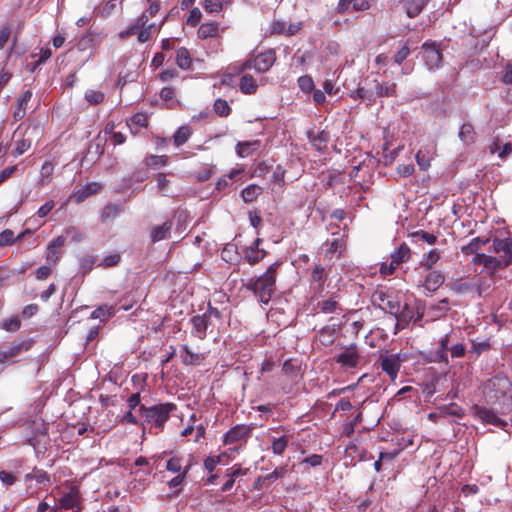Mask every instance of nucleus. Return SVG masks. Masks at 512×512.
<instances>
[{"instance_id":"obj_4","label":"nucleus","mask_w":512,"mask_h":512,"mask_svg":"<svg viewBox=\"0 0 512 512\" xmlns=\"http://www.w3.org/2000/svg\"><path fill=\"white\" fill-rule=\"evenodd\" d=\"M275 61L276 52L273 49H268L259 54L252 53L250 57L241 64L240 71L243 72L247 69H254L258 73H265L269 71Z\"/></svg>"},{"instance_id":"obj_18","label":"nucleus","mask_w":512,"mask_h":512,"mask_svg":"<svg viewBox=\"0 0 512 512\" xmlns=\"http://www.w3.org/2000/svg\"><path fill=\"white\" fill-rule=\"evenodd\" d=\"M376 97H393L396 96V84L391 82L372 81Z\"/></svg>"},{"instance_id":"obj_50","label":"nucleus","mask_w":512,"mask_h":512,"mask_svg":"<svg viewBox=\"0 0 512 512\" xmlns=\"http://www.w3.org/2000/svg\"><path fill=\"white\" fill-rule=\"evenodd\" d=\"M410 237L416 240H422L430 245L437 242V237L425 230H418L410 234Z\"/></svg>"},{"instance_id":"obj_55","label":"nucleus","mask_w":512,"mask_h":512,"mask_svg":"<svg viewBox=\"0 0 512 512\" xmlns=\"http://www.w3.org/2000/svg\"><path fill=\"white\" fill-rule=\"evenodd\" d=\"M362 422V413L359 412L350 422L343 426V433L350 437L355 432V427Z\"/></svg>"},{"instance_id":"obj_28","label":"nucleus","mask_w":512,"mask_h":512,"mask_svg":"<svg viewBox=\"0 0 512 512\" xmlns=\"http://www.w3.org/2000/svg\"><path fill=\"white\" fill-rule=\"evenodd\" d=\"M258 84L250 74H244L240 78L239 89L243 94L252 95L257 92Z\"/></svg>"},{"instance_id":"obj_43","label":"nucleus","mask_w":512,"mask_h":512,"mask_svg":"<svg viewBox=\"0 0 512 512\" xmlns=\"http://www.w3.org/2000/svg\"><path fill=\"white\" fill-rule=\"evenodd\" d=\"M335 328L332 326H324L319 331L320 341L323 345L329 346L334 342Z\"/></svg>"},{"instance_id":"obj_38","label":"nucleus","mask_w":512,"mask_h":512,"mask_svg":"<svg viewBox=\"0 0 512 512\" xmlns=\"http://www.w3.org/2000/svg\"><path fill=\"white\" fill-rule=\"evenodd\" d=\"M191 134H192V131L189 126L179 127L173 136V141H174L175 146L179 147V146L183 145L184 143H186L188 141L189 137L191 136Z\"/></svg>"},{"instance_id":"obj_42","label":"nucleus","mask_w":512,"mask_h":512,"mask_svg":"<svg viewBox=\"0 0 512 512\" xmlns=\"http://www.w3.org/2000/svg\"><path fill=\"white\" fill-rule=\"evenodd\" d=\"M483 258L486 259V261H487V265L485 266V268L488 270H491V271L503 269L510 265V261H506V260L502 259L501 257L497 258V257L489 256V257H483Z\"/></svg>"},{"instance_id":"obj_3","label":"nucleus","mask_w":512,"mask_h":512,"mask_svg":"<svg viewBox=\"0 0 512 512\" xmlns=\"http://www.w3.org/2000/svg\"><path fill=\"white\" fill-rule=\"evenodd\" d=\"M490 398L495 400H503V409L512 410V382L508 377L498 374L491 378L487 384Z\"/></svg>"},{"instance_id":"obj_11","label":"nucleus","mask_w":512,"mask_h":512,"mask_svg":"<svg viewBox=\"0 0 512 512\" xmlns=\"http://www.w3.org/2000/svg\"><path fill=\"white\" fill-rule=\"evenodd\" d=\"M252 431L253 426L251 425H236L224 434L223 442L225 445H227L239 442L241 440H246L251 435Z\"/></svg>"},{"instance_id":"obj_58","label":"nucleus","mask_w":512,"mask_h":512,"mask_svg":"<svg viewBox=\"0 0 512 512\" xmlns=\"http://www.w3.org/2000/svg\"><path fill=\"white\" fill-rule=\"evenodd\" d=\"M282 371L289 377H295L298 374L299 367L292 359H288L283 363Z\"/></svg>"},{"instance_id":"obj_25","label":"nucleus","mask_w":512,"mask_h":512,"mask_svg":"<svg viewBox=\"0 0 512 512\" xmlns=\"http://www.w3.org/2000/svg\"><path fill=\"white\" fill-rule=\"evenodd\" d=\"M244 257L250 265H255L265 258L267 252L264 249H255L252 246H247L243 249Z\"/></svg>"},{"instance_id":"obj_48","label":"nucleus","mask_w":512,"mask_h":512,"mask_svg":"<svg viewBox=\"0 0 512 512\" xmlns=\"http://www.w3.org/2000/svg\"><path fill=\"white\" fill-rule=\"evenodd\" d=\"M441 413L444 415H450L456 418H462L464 416L463 409L458 406L456 403H450L448 405H444L440 408Z\"/></svg>"},{"instance_id":"obj_16","label":"nucleus","mask_w":512,"mask_h":512,"mask_svg":"<svg viewBox=\"0 0 512 512\" xmlns=\"http://www.w3.org/2000/svg\"><path fill=\"white\" fill-rule=\"evenodd\" d=\"M32 98V91L26 90L22 93V95L18 98L15 110L13 112V118L15 121H20L24 118L27 110L28 102Z\"/></svg>"},{"instance_id":"obj_24","label":"nucleus","mask_w":512,"mask_h":512,"mask_svg":"<svg viewBox=\"0 0 512 512\" xmlns=\"http://www.w3.org/2000/svg\"><path fill=\"white\" fill-rule=\"evenodd\" d=\"M181 358L182 362L185 365H198L202 360H204V355L199 353H194L188 345L181 346Z\"/></svg>"},{"instance_id":"obj_33","label":"nucleus","mask_w":512,"mask_h":512,"mask_svg":"<svg viewBox=\"0 0 512 512\" xmlns=\"http://www.w3.org/2000/svg\"><path fill=\"white\" fill-rule=\"evenodd\" d=\"M116 313L114 306L109 305H101L97 307L92 313L91 318L93 319H99L100 321L104 322L113 317Z\"/></svg>"},{"instance_id":"obj_62","label":"nucleus","mask_w":512,"mask_h":512,"mask_svg":"<svg viewBox=\"0 0 512 512\" xmlns=\"http://www.w3.org/2000/svg\"><path fill=\"white\" fill-rule=\"evenodd\" d=\"M121 260V255L119 253L110 254L102 260V262L99 264V266H102L104 268H110L115 267L119 264Z\"/></svg>"},{"instance_id":"obj_54","label":"nucleus","mask_w":512,"mask_h":512,"mask_svg":"<svg viewBox=\"0 0 512 512\" xmlns=\"http://www.w3.org/2000/svg\"><path fill=\"white\" fill-rule=\"evenodd\" d=\"M474 127L469 123H464L460 127L459 137L462 141L469 143L473 141Z\"/></svg>"},{"instance_id":"obj_31","label":"nucleus","mask_w":512,"mask_h":512,"mask_svg":"<svg viewBox=\"0 0 512 512\" xmlns=\"http://www.w3.org/2000/svg\"><path fill=\"white\" fill-rule=\"evenodd\" d=\"M308 138L313 146H315L318 150H322L326 147V144L330 139V135L328 132L322 130L317 133L309 132Z\"/></svg>"},{"instance_id":"obj_2","label":"nucleus","mask_w":512,"mask_h":512,"mask_svg":"<svg viewBox=\"0 0 512 512\" xmlns=\"http://www.w3.org/2000/svg\"><path fill=\"white\" fill-rule=\"evenodd\" d=\"M177 409V406L173 403H160L150 407L140 405L139 413L144 421L151 426V429H155V434L162 432L165 423L170 418V414Z\"/></svg>"},{"instance_id":"obj_21","label":"nucleus","mask_w":512,"mask_h":512,"mask_svg":"<svg viewBox=\"0 0 512 512\" xmlns=\"http://www.w3.org/2000/svg\"><path fill=\"white\" fill-rule=\"evenodd\" d=\"M317 308L325 314H332V313H341L343 309L341 308L340 304L336 300L335 295H332L329 299L319 301L317 303Z\"/></svg>"},{"instance_id":"obj_59","label":"nucleus","mask_w":512,"mask_h":512,"mask_svg":"<svg viewBox=\"0 0 512 512\" xmlns=\"http://www.w3.org/2000/svg\"><path fill=\"white\" fill-rule=\"evenodd\" d=\"M203 7L208 13H218L222 10V0H205Z\"/></svg>"},{"instance_id":"obj_57","label":"nucleus","mask_w":512,"mask_h":512,"mask_svg":"<svg viewBox=\"0 0 512 512\" xmlns=\"http://www.w3.org/2000/svg\"><path fill=\"white\" fill-rule=\"evenodd\" d=\"M85 99L93 105H97L103 102L104 94L101 91L87 90L85 92Z\"/></svg>"},{"instance_id":"obj_5","label":"nucleus","mask_w":512,"mask_h":512,"mask_svg":"<svg viewBox=\"0 0 512 512\" xmlns=\"http://www.w3.org/2000/svg\"><path fill=\"white\" fill-rule=\"evenodd\" d=\"M372 303L374 306H378L386 313L394 316L400 309V302L396 297H393L382 290H377L372 295Z\"/></svg>"},{"instance_id":"obj_19","label":"nucleus","mask_w":512,"mask_h":512,"mask_svg":"<svg viewBox=\"0 0 512 512\" xmlns=\"http://www.w3.org/2000/svg\"><path fill=\"white\" fill-rule=\"evenodd\" d=\"M260 140L242 141L236 145V153L241 158H246L252 155L259 147Z\"/></svg>"},{"instance_id":"obj_61","label":"nucleus","mask_w":512,"mask_h":512,"mask_svg":"<svg viewBox=\"0 0 512 512\" xmlns=\"http://www.w3.org/2000/svg\"><path fill=\"white\" fill-rule=\"evenodd\" d=\"M202 17V13L199 8L194 7L190 10V13L187 17L186 24L191 27H195L199 24Z\"/></svg>"},{"instance_id":"obj_7","label":"nucleus","mask_w":512,"mask_h":512,"mask_svg":"<svg viewBox=\"0 0 512 512\" xmlns=\"http://www.w3.org/2000/svg\"><path fill=\"white\" fill-rule=\"evenodd\" d=\"M380 367L392 381H394L401 367V358L399 354L382 353L379 356Z\"/></svg>"},{"instance_id":"obj_10","label":"nucleus","mask_w":512,"mask_h":512,"mask_svg":"<svg viewBox=\"0 0 512 512\" xmlns=\"http://www.w3.org/2000/svg\"><path fill=\"white\" fill-rule=\"evenodd\" d=\"M473 412L474 415L484 423L491 424L499 428H504L507 425V422L501 419L491 408L475 405L473 407Z\"/></svg>"},{"instance_id":"obj_27","label":"nucleus","mask_w":512,"mask_h":512,"mask_svg":"<svg viewBox=\"0 0 512 512\" xmlns=\"http://www.w3.org/2000/svg\"><path fill=\"white\" fill-rule=\"evenodd\" d=\"M65 238L63 236H59L53 239L48 247H47V255L46 259L48 262L56 263L59 259L58 249L64 245Z\"/></svg>"},{"instance_id":"obj_35","label":"nucleus","mask_w":512,"mask_h":512,"mask_svg":"<svg viewBox=\"0 0 512 512\" xmlns=\"http://www.w3.org/2000/svg\"><path fill=\"white\" fill-rule=\"evenodd\" d=\"M176 64L180 69L187 70L192 64L190 53L187 48L181 47L176 52Z\"/></svg>"},{"instance_id":"obj_39","label":"nucleus","mask_w":512,"mask_h":512,"mask_svg":"<svg viewBox=\"0 0 512 512\" xmlns=\"http://www.w3.org/2000/svg\"><path fill=\"white\" fill-rule=\"evenodd\" d=\"M60 507L65 510L78 506V495L75 492L65 493L59 500Z\"/></svg>"},{"instance_id":"obj_49","label":"nucleus","mask_w":512,"mask_h":512,"mask_svg":"<svg viewBox=\"0 0 512 512\" xmlns=\"http://www.w3.org/2000/svg\"><path fill=\"white\" fill-rule=\"evenodd\" d=\"M327 276L325 274V268L321 264L315 265L311 272L310 283H325Z\"/></svg>"},{"instance_id":"obj_20","label":"nucleus","mask_w":512,"mask_h":512,"mask_svg":"<svg viewBox=\"0 0 512 512\" xmlns=\"http://www.w3.org/2000/svg\"><path fill=\"white\" fill-rule=\"evenodd\" d=\"M172 221L167 220L162 225L155 226L151 229L150 237L152 242H159L161 240H164L168 237L170 234V231L172 229Z\"/></svg>"},{"instance_id":"obj_56","label":"nucleus","mask_w":512,"mask_h":512,"mask_svg":"<svg viewBox=\"0 0 512 512\" xmlns=\"http://www.w3.org/2000/svg\"><path fill=\"white\" fill-rule=\"evenodd\" d=\"M53 171H54L53 164L49 161L44 162V164L41 167V171H40L41 181L43 184H47L50 182Z\"/></svg>"},{"instance_id":"obj_51","label":"nucleus","mask_w":512,"mask_h":512,"mask_svg":"<svg viewBox=\"0 0 512 512\" xmlns=\"http://www.w3.org/2000/svg\"><path fill=\"white\" fill-rule=\"evenodd\" d=\"M300 90L304 93H311L314 90V81L310 75L300 76L297 80Z\"/></svg>"},{"instance_id":"obj_12","label":"nucleus","mask_w":512,"mask_h":512,"mask_svg":"<svg viewBox=\"0 0 512 512\" xmlns=\"http://www.w3.org/2000/svg\"><path fill=\"white\" fill-rule=\"evenodd\" d=\"M191 323L193 325L192 334L203 340L206 337L207 329L211 324V316L209 313L195 315L191 318Z\"/></svg>"},{"instance_id":"obj_45","label":"nucleus","mask_w":512,"mask_h":512,"mask_svg":"<svg viewBox=\"0 0 512 512\" xmlns=\"http://www.w3.org/2000/svg\"><path fill=\"white\" fill-rule=\"evenodd\" d=\"M100 186L97 183H90L84 188L80 189L76 193V198L78 202L84 201L87 197L92 194H95L99 191Z\"/></svg>"},{"instance_id":"obj_8","label":"nucleus","mask_w":512,"mask_h":512,"mask_svg":"<svg viewBox=\"0 0 512 512\" xmlns=\"http://www.w3.org/2000/svg\"><path fill=\"white\" fill-rule=\"evenodd\" d=\"M33 345L32 340H24V341H13L9 345H3L0 348V363L4 361L14 358L20 355L22 352H26L31 349Z\"/></svg>"},{"instance_id":"obj_64","label":"nucleus","mask_w":512,"mask_h":512,"mask_svg":"<svg viewBox=\"0 0 512 512\" xmlns=\"http://www.w3.org/2000/svg\"><path fill=\"white\" fill-rule=\"evenodd\" d=\"M155 179L157 181V188L160 192L163 193V195H169L168 192H167V187H168V184H169V180L167 179L166 177V174L164 173H158L156 176H155Z\"/></svg>"},{"instance_id":"obj_15","label":"nucleus","mask_w":512,"mask_h":512,"mask_svg":"<svg viewBox=\"0 0 512 512\" xmlns=\"http://www.w3.org/2000/svg\"><path fill=\"white\" fill-rule=\"evenodd\" d=\"M102 39L103 38L99 33L89 30L78 40L76 47L80 51H85L98 45L102 41Z\"/></svg>"},{"instance_id":"obj_52","label":"nucleus","mask_w":512,"mask_h":512,"mask_svg":"<svg viewBox=\"0 0 512 512\" xmlns=\"http://www.w3.org/2000/svg\"><path fill=\"white\" fill-rule=\"evenodd\" d=\"M471 344H472V347H471L470 353L475 354L476 356H479L480 354L488 351L491 348V344L488 340H483V341L472 340Z\"/></svg>"},{"instance_id":"obj_63","label":"nucleus","mask_w":512,"mask_h":512,"mask_svg":"<svg viewBox=\"0 0 512 512\" xmlns=\"http://www.w3.org/2000/svg\"><path fill=\"white\" fill-rule=\"evenodd\" d=\"M182 459L179 457H172L166 463V469L173 473L180 474L182 471Z\"/></svg>"},{"instance_id":"obj_47","label":"nucleus","mask_w":512,"mask_h":512,"mask_svg":"<svg viewBox=\"0 0 512 512\" xmlns=\"http://www.w3.org/2000/svg\"><path fill=\"white\" fill-rule=\"evenodd\" d=\"M289 439L287 436L274 438L271 449L275 455H282L288 446Z\"/></svg>"},{"instance_id":"obj_30","label":"nucleus","mask_w":512,"mask_h":512,"mask_svg":"<svg viewBox=\"0 0 512 512\" xmlns=\"http://www.w3.org/2000/svg\"><path fill=\"white\" fill-rule=\"evenodd\" d=\"M440 252L437 249H432L424 254L419 265L426 271L432 270L433 266L439 261Z\"/></svg>"},{"instance_id":"obj_60","label":"nucleus","mask_w":512,"mask_h":512,"mask_svg":"<svg viewBox=\"0 0 512 512\" xmlns=\"http://www.w3.org/2000/svg\"><path fill=\"white\" fill-rule=\"evenodd\" d=\"M15 242H17V239H15L14 232L12 230L5 229L0 233V247L12 245Z\"/></svg>"},{"instance_id":"obj_26","label":"nucleus","mask_w":512,"mask_h":512,"mask_svg":"<svg viewBox=\"0 0 512 512\" xmlns=\"http://www.w3.org/2000/svg\"><path fill=\"white\" fill-rule=\"evenodd\" d=\"M198 38L208 39L219 35V23L207 22L200 25L197 31Z\"/></svg>"},{"instance_id":"obj_17","label":"nucleus","mask_w":512,"mask_h":512,"mask_svg":"<svg viewBox=\"0 0 512 512\" xmlns=\"http://www.w3.org/2000/svg\"><path fill=\"white\" fill-rule=\"evenodd\" d=\"M445 281L444 275L436 270H430L424 280V287L430 292L436 291Z\"/></svg>"},{"instance_id":"obj_36","label":"nucleus","mask_w":512,"mask_h":512,"mask_svg":"<svg viewBox=\"0 0 512 512\" xmlns=\"http://www.w3.org/2000/svg\"><path fill=\"white\" fill-rule=\"evenodd\" d=\"M261 192V187L256 184H250L242 190L241 196L245 203H251L257 199Z\"/></svg>"},{"instance_id":"obj_6","label":"nucleus","mask_w":512,"mask_h":512,"mask_svg":"<svg viewBox=\"0 0 512 512\" xmlns=\"http://www.w3.org/2000/svg\"><path fill=\"white\" fill-rule=\"evenodd\" d=\"M422 58L429 69L439 68L442 54L436 42L426 41L422 44Z\"/></svg>"},{"instance_id":"obj_40","label":"nucleus","mask_w":512,"mask_h":512,"mask_svg":"<svg viewBox=\"0 0 512 512\" xmlns=\"http://www.w3.org/2000/svg\"><path fill=\"white\" fill-rule=\"evenodd\" d=\"M358 97L369 106L375 104L377 97L373 85L369 88L359 86Z\"/></svg>"},{"instance_id":"obj_14","label":"nucleus","mask_w":512,"mask_h":512,"mask_svg":"<svg viewBox=\"0 0 512 512\" xmlns=\"http://www.w3.org/2000/svg\"><path fill=\"white\" fill-rule=\"evenodd\" d=\"M493 250L499 254L500 257L506 261H510L512 264V238L507 237L504 239L494 238L493 239Z\"/></svg>"},{"instance_id":"obj_29","label":"nucleus","mask_w":512,"mask_h":512,"mask_svg":"<svg viewBox=\"0 0 512 512\" xmlns=\"http://www.w3.org/2000/svg\"><path fill=\"white\" fill-rule=\"evenodd\" d=\"M132 133H137L138 128H144L148 126V116L146 113L138 112L135 113L127 122Z\"/></svg>"},{"instance_id":"obj_13","label":"nucleus","mask_w":512,"mask_h":512,"mask_svg":"<svg viewBox=\"0 0 512 512\" xmlns=\"http://www.w3.org/2000/svg\"><path fill=\"white\" fill-rule=\"evenodd\" d=\"M454 333L451 331L447 334H445L439 341V347L434 353V358L432 359L433 362L436 363H445L448 364V351H450L449 344L451 342V339L453 338Z\"/></svg>"},{"instance_id":"obj_44","label":"nucleus","mask_w":512,"mask_h":512,"mask_svg":"<svg viewBox=\"0 0 512 512\" xmlns=\"http://www.w3.org/2000/svg\"><path fill=\"white\" fill-rule=\"evenodd\" d=\"M213 108L215 113L220 117H227L231 113V107L228 102L222 98L215 100Z\"/></svg>"},{"instance_id":"obj_46","label":"nucleus","mask_w":512,"mask_h":512,"mask_svg":"<svg viewBox=\"0 0 512 512\" xmlns=\"http://www.w3.org/2000/svg\"><path fill=\"white\" fill-rule=\"evenodd\" d=\"M146 165L157 169L166 166L168 163V156L166 155H150L145 159Z\"/></svg>"},{"instance_id":"obj_53","label":"nucleus","mask_w":512,"mask_h":512,"mask_svg":"<svg viewBox=\"0 0 512 512\" xmlns=\"http://www.w3.org/2000/svg\"><path fill=\"white\" fill-rule=\"evenodd\" d=\"M35 479L39 484H45L50 481L48 473L44 470H34L32 473H28L25 476V480L29 481Z\"/></svg>"},{"instance_id":"obj_1","label":"nucleus","mask_w":512,"mask_h":512,"mask_svg":"<svg viewBox=\"0 0 512 512\" xmlns=\"http://www.w3.org/2000/svg\"><path fill=\"white\" fill-rule=\"evenodd\" d=\"M281 264V261L274 262L264 273L252 277L244 284V287L251 291L262 304L267 305L276 291L277 271Z\"/></svg>"},{"instance_id":"obj_41","label":"nucleus","mask_w":512,"mask_h":512,"mask_svg":"<svg viewBox=\"0 0 512 512\" xmlns=\"http://www.w3.org/2000/svg\"><path fill=\"white\" fill-rule=\"evenodd\" d=\"M104 153V145L101 141L96 140L93 143H91L87 149V153L84 157V159L88 160V156L92 155L91 159L92 161L97 160L100 158V156Z\"/></svg>"},{"instance_id":"obj_23","label":"nucleus","mask_w":512,"mask_h":512,"mask_svg":"<svg viewBox=\"0 0 512 512\" xmlns=\"http://www.w3.org/2000/svg\"><path fill=\"white\" fill-rule=\"evenodd\" d=\"M411 258V249L406 243H402L392 254L391 262L399 266Z\"/></svg>"},{"instance_id":"obj_9","label":"nucleus","mask_w":512,"mask_h":512,"mask_svg":"<svg viewBox=\"0 0 512 512\" xmlns=\"http://www.w3.org/2000/svg\"><path fill=\"white\" fill-rule=\"evenodd\" d=\"M360 354L355 343L350 344L348 347L334 357V361L345 368H356L360 361Z\"/></svg>"},{"instance_id":"obj_34","label":"nucleus","mask_w":512,"mask_h":512,"mask_svg":"<svg viewBox=\"0 0 512 512\" xmlns=\"http://www.w3.org/2000/svg\"><path fill=\"white\" fill-rule=\"evenodd\" d=\"M488 241V239L480 237L473 238L468 244L461 247V252L466 256L476 254Z\"/></svg>"},{"instance_id":"obj_22","label":"nucleus","mask_w":512,"mask_h":512,"mask_svg":"<svg viewBox=\"0 0 512 512\" xmlns=\"http://www.w3.org/2000/svg\"><path fill=\"white\" fill-rule=\"evenodd\" d=\"M430 0H402L407 15L410 18L418 16Z\"/></svg>"},{"instance_id":"obj_32","label":"nucleus","mask_w":512,"mask_h":512,"mask_svg":"<svg viewBox=\"0 0 512 512\" xmlns=\"http://www.w3.org/2000/svg\"><path fill=\"white\" fill-rule=\"evenodd\" d=\"M414 307L409 303H405L403 307L400 306L398 313L393 317H399V323L402 326H408L413 320Z\"/></svg>"},{"instance_id":"obj_37","label":"nucleus","mask_w":512,"mask_h":512,"mask_svg":"<svg viewBox=\"0 0 512 512\" xmlns=\"http://www.w3.org/2000/svg\"><path fill=\"white\" fill-rule=\"evenodd\" d=\"M122 208L119 204L108 203L102 210L101 219L103 222L113 220L121 213Z\"/></svg>"}]
</instances>
